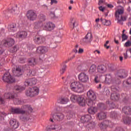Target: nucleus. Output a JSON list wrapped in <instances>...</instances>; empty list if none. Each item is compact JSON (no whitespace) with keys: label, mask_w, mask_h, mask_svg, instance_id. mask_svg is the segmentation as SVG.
Returning <instances> with one entry per match:
<instances>
[{"label":"nucleus","mask_w":131,"mask_h":131,"mask_svg":"<svg viewBox=\"0 0 131 131\" xmlns=\"http://www.w3.org/2000/svg\"><path fill=\"white\" fill-rule=\"evenodd\" d=\"M70 87L72 91L75 92V93H82L84 89L83 84L77 81L72 82Z\"/></svg>","instance_id":"nucleus-1"},{"label":"nucleus","mask_w":131,"mask_h":131,"mask_svg":"<svg viewBox=\"0 0 131 131\" xmlns=\"http://www.w3.org/2000/svg\"><path fill=\"white\" fill-rule=\"evenodd\" d=\"M71 101L74 103L78 102L80 106H85V99L81 96L73 94L71 96Z\"/></svg>","instance_id":"nucleus-2"},{"label":"nucleus","mask_w":131,"mask_h":131,"mask_svg":"<svg viewBox=\"0 0 131 131\" xmlns=\"http://www.w3.org/2000/svg\"><path fill=\"white\" fill-rule=\"evenodd\" d=\"M11 112L12 114H21L23 115V114L28 115V111H25L23 108V106L20 107H12L11 109Z\"/></svg>","instance_id":"nucleus-3"},{"label":"nucleus","mask_w":131,"mask_h":131,"mask_svg":"<svg viewBox=\"0 0 131 131\" xmlns=\"http://www.w3.org/2000/svg\"><path fill=\"white\" fill-rule=\"evenodd\" d=\"M26 95L28 97H35L38 95V89L36 87L29 88L26 91Z\"/></svg>","instance_id":"nucleus-4"},{"label":"nucleus","mask_w":131,"mask_h":131,"mask_svg":"<svg viewBox=\"0 0 131 131\" xmlns=\"http://www.w3.org/2000/svg\"><path fill=\"white\" fill-rule=\"evenodd\" d=\"M2 79L4 82H7V83H13L15 82V78L12 77V75L9 72H6L4 74Z\"/></svg>","instance_id":"nucleus-5"},{"label":"nucleus","mask_w":131,"mask_h":131,"mask_svg":"<svg viewBox=\"0 0 131 131\" xmlns=\"http://www.w3.org/2000/svg\"><path fill=\"white\" fill-rule=\"evenodd\" d=\"M27 18L29 21H35L37 18L36 12L32 10H28L27 12Z\"/></svg>","instance_id":"nucleus-6"},{"label":"nucleus","mask_w":131,"mask_h":131,"mask_svg":"<svg viewBox=\"0 0 131 131\" xmlns=\"http://www.w3.org/2000/svg\"><path fill=\"white\" fill-rule=\"evenodd\" d=\"M116 77H119L121 79L127 77V72L124 69H120L117 71L115 74Z\"/></svg>","instance_id":"nucleus-7"},{"label":"nucleus","mask_w":131,"mask_h":131,"mask_svg":"<svg viewBox=\"0 0 131 131\" xmlns=\"http://www.w3.org/2000/svg\"><path fill=\"white\" fill-rule=\"evenodd\" d=\"M34 41L36 45H43L46 42V37L42 35H36L34 37Z\"/></svg>","instance_id":"nucleus-8"},{"label":"nucleus","mask_w":131,"mask_h":131,"mask_svg":"<svg viewBox=\"0 0 131 131\" xmlns=\"http://www.w3.org/2000/svg\"><path fill=\"white\" fill-rule=\"evenodd\" d=\"M64 114L62 113H57L53 116V119L50 118V121L51 122H54V120H56L57 121H61L64 119Z\"/></svg>","instance_id":"nucleus-9"},{"label":"nucleus","mask_w":131,"mask_h":131,"mask_svg":"<svg viewBox=\"0 0 131 131\" xmlns=\"http://www.w3.org/2000/svg\"><path fill=\"white\" fill-rule=\"evenodd\" d=\"M36 52L38 54H41V55L46 54L49 52V47L47 46H39L37 48Z\"/></svg>","instance_id":"nucleus-10"},{"label":"nucleus","mask_w":131,"mask_h":131,"mask_svg":"<svg viewBox=\"0 0 131 131\" xmlns=\"http://www.w3.org/2000/svg\"><path fill=\"white\" fill-rule=\"evenodd\" d=\"M36 84V79L35 78H29L26 79L24 82V85L25 86H32V85H35Z\"/></svg>","instance_id":"nucleus-11"},{"label":"nucleus","mask_w":131,"mask_h":131,"mask_svg":"<svg viewBox=\"0 0 131 131\" xmlns=\"http://www.w3.org/2000/svg\"><path fill=\"white\" fill-rule=\"evenodd\" d=\"M78 78L81 82H88L89 81V76L85 73H80L78 75Z\"/></svg>","instance_id":"nucleus-12"},{"label":"nucleus","mask_w":131,"mask_h":131,"mask_svg":"<svg viewBox=\"0 0 131 131\" xmlns=\"http://www.w3.org/2000/svg\"><path fill=\"white\" fill-rule=\"evenodd\" d=\"M15 43V40L12 38H9L6 40H5L3 43L4 47L6 48H10V47H12Z\"/></svg>","instance_id":"nucleus-13"},{"label":"nucleus","mask_w":131,"mask_h":131,"mask_svg":"<svg viewBox=\"0 0 131 131\" xmlns=\"http://www.w3.org/2000/svg\"><path fill=\"white\" fill-rule=\"evenodd\" d=\"M92 40H93V35L91 33H88L85 37L82 39L84 43H91Z\"/></svg>","instance_id":"nucleus-14"},{"label":"nucleus","mask_w":131,"mask_h":131,"mask_svg":"<svg viewBox=\"0 0 131 131\" xmlns=\"http://www.w3.org/2000/svg\"><path fill=\"white\" fill-rule=\"evenodd\" d=\"M54 28L55 24L51 22L47 23L43 27L44 30H47V31H52V30H54Z\"/></svg>","instance_id":"nucleus-15"},{"label":"nucleus","mask_w":131,"mask_h":131,"mask_svg":"<svg viewBox=\"0 0 131 131\" xmlns=\"http://www.w3.org/2000/svg\"><path fill=\"white\" fill-rule=\"evenodd\" d=\"M122 113H124L125 115H131V106L127 105L123 107L122 110Z\"/></svg>","instance_id":"nucleus-16"},{"label":"nucleus","mask_w":131,"mask_h":131,"mask_svg":"<svg viewBox=\"0 0 131 131\" xmlns=\"http://www.w3.org/2000/svg\"><path fill=\"white\" fill-rule=\"evenodd\" d=\"M9 124L12 126V128H18L19 126V122H17V120L15 119H12L10 120Z\"/></svg>","instance_id":"nucleus-17"},{"label":"nucleus","mask_w":131,"mask_h":131,"mask_svg":"<svg viewBox=\"0 0 131 131\" xmlns=\"http://www.w3.org/2000/svg\"><path fill=\"white\" fill-rule=\"evenodd\" d=\"M8 29L10 32H16L17 31V25L15 23L9 24L8 26Z\"/></svg>","instance_id":"nucleus-18"},{"label":"nucleus","mask_w":131,"mask_h":131,"mask_svg":"<svg viewBox=\"0 0 131 131\" xmlns=\"http://www.w3.org/2000/svg\"><path fill=\"white\" fill-rule=\"evenodd\" d=\"M36 74V72L34 70H28L25 73L26 77H30V76H34Z\"/></svg>","instance_id":"nucleus-19"},{"label":"nucleus","mask_w":131,"mask_h":131,"mask_svg":"<svg viewBox=\"0 0 131 131\" xmlns=\"http://www.w3.org/2000/svg\"><path fill=\"white\" fill-rule=\"evenodd\" d=\"M87 97L90 100H95L97 98L96 94L92 90H89L87 93Z\"/></svg>","instance_id":"nucleus-20"},{"label":"nucleus","mask_w":131,"mask_h":131,"mask_svg":"<svg viewBox=\"0 0 131 131\" xmlns=\"http://www.w3.org/2000/svg\"><path fill=\"white\" fill-rule=\"evenodd\" d=\"M107 117V113L104 112H100L97 114V119L98 120H103Z\"/></svg>","instance_id":"nucleus-21"},{"label":"nucleus","mask_w":131,"mask_h":131,"mask_svg":"<svg viewBox=\"0 0 131 131\" xmlns=\"http://www.w3.org/2000/svg\"><path fill=\"white\" fill-rule=\"evenodd\" d=\"M28 64L30 66H35L37 64V61L34 57H30L28 60Z\"/></svg>","instance_id":"nucleus-22"},{"label":"nucleus","mask_w":131,"mask_h":131,"mask_svg":"<svg viewBox=\"0 0 131 131\" xmlns=\"http://www.w3.org/2000/svg\"><path fill=\"white\" fill-rule=\"evenodd\" d=\"M120 95L117 93H112L111 95V99L114 102H117L119 100Z\"/></svg>","instance_id":"nucleus-23"},{"label":"nucleus","mask_w":131,"mask_h":131,"mask_svg":"<svg viewBox=\"0 0 131 131\" xmlns=\"http://www.w3.org/2000/svg\"><path fill=\"white\" fill-rule=\"evenodd\" d=\"M92 118V117L90 115H85L82 116L81 118V122L82 123H85V122H88L90 121V120Z\"/></svg>","instance_id":"nucleus-24"},{"label":"nucleus","mask_w":131,"mask_h":131,"mask_svg":"<svg viewBox=\"0 0 131 131\" xmlns=\"http://www.w3.org/2000/svg\"><path fill=\"white\" fill-rule=\"evenodd\" d=\"M97 71L99 73H105L107 71V68L104 65H100L97 67Z\"/></svg>","instance_id":"nucleus-25"},{"label":"nucleus","mask_w":131,"mask_h":131,"mask_svg":"<svg viewBox=\"0 0 131 131\" xmlns=\"http://www.w3.org/2000/svg\"><path fill=\"white\" fill-rule=\"evenodd\" d=\"M124 13V10L123 9H118L115 13V17L117 18H119V16H122Z\"/></svg>","instance_id":"nucleus-26"},{"label":"nucleus","mask_w":131,"mask_h":131,"mask_svg":"<svg viewBox=\"0 0 131 131\" xmlns=\"http://www.w3.org/2000/svg\"><path fill=\"white\" fill-rule=\"evenodd\" d=\"M17 36L19 38H22V39L26 38V37H27V32H26V31L18 32L17 33Z\"/></svg>","instance_id":"nucleus-27"},{"label":"nucleus","mask_w":131,"mask_h":131,"mask_svg":"<svg viewBox=\"0 0 131 131\" xmlns=\"http://www.w3.org/2000/svg\"><path fill=\"white\" fill-rule=\"evenodd\" d=\"M77 69L78 71H85L86 70V64L81 63L77 67Z\"/></svg>","instance_id":"nucleus-28"},{"label":"nucleus","mask_w":131,"mask_h":131,"mask_svg":"<svg viewBox=\"0 0 131 131\" xmlns=\"http://www.w3.org/2000/svg\"><path fill=\"white\" fill-rule=\"evenodd\" d=\"M105 82L107 83H112V81H113V79H112V75H111L110 74L105 75Z\"/></svg>","instance_id":"nucleus-29"},{"label":"nucleus","mask_w":131,"mask_h":131,"mask_svg":"<svg viewBox=\"0 0 131 131\" xmlns=\"http://www.w3.org/2000/svg\"><path fill=\"white\" fill-rule=\"evenodd\" d=\"M23 109H24L25 111H27V110H28V111H29V112L30 113L33 111V108H32V107H31V105L29 104H26V105H23Z\"/></svg>","instance_id":"nucleus-30"},{"label":"nucleus","mask_w":131,"mask_h":131,"mask_svg":"<svg viewBox=\"0 0 131 131\" xmlns=\"http://www.w3.org/2000/svg\"><path fill=\"white\" fill-rule=\"evenodd\" d=\"M51 130H60L61 129V126L60 125H52L49 127Z\"/></svg>","instance_id":"nucleus-31"},{"label":"nucleus","mask_w":131,"mask_h":131,"mask_svg":"<svg viewBox=\"0 0 131 131\" xmlns=\"http://www.w3.org/2000/svg\"><path fill=\"white\" fill-rule=\"evenodd\" d=\"M58 103L60 104H67L69 102V100L67 98H59L57 100Z\"/></svg>","instance_id":"nucleus-32"},{"label":"nucleus","mask_w":131,"mask_h":131,"mask_svg":"<svg viewBox=\"0 0 131 131\" xmlns=\"http://www.w3.org/2000/svg\"><path fill=\"white\" fill-rule=\"evenodd\" d=\"M28 114H23L19 116V119L21 121H27L28 120V116L29 115V111H28Z\"/></svg>","instance_id":"nucleus-33"},{"label":"nucleus","mask_w":131,"mask_h":131,"mask_svg":"<svg viewBox=\"0 0 131 131\" xmlns=\"http://www.w3.org/2000/svg\"><path fill=\"white\" fill-rule=\"evenodd\" d=\"M95 123L94 122H91L89 123L86 125V130H90V129H93L94 127H95Z\"/></svg>","instance_id":"nucleus-34"},{"label":"nucleus","mask_w":131,"mask_h":131,"mask_svg":"<svg viewBox=\"0 0 131 131\" xmlns=\"http://www.w3.org/2000/svg\"><path fill=\"white\" fill-rule=\"evenodd\" d=\"M113 84H120L121 83V81L120 80V78L119 77H116L113 79L112 82Z\"/></svg>","instance_id":"nucleus-35"},{"label":"nucleus","mask_w":131,"mask_h":131,"mask_svg":"<svg viewBox=\"0 0 131 131\" xmlns=\"http://www.w3.org/2000/svg\"><path fill=\"white\" fill-rule=\"evenodd\" d=\"M102 122L106 125L107 127H112V126H113V123L109 120H105Z\"/></svg>","instance_id":"nucleus-36"},{"label":"nucleus","mask_w":131,"mask_h":131,"mask_svg":"<svg viewBox=\"0 0 131 131\" xmlns=\"http://www.w3.org/2000/svg\"><path fill=\"white\" fill-rule=\"evenodd\" d=\"M94 101H95V100L88 99L86 100V103L89 107H93L95 105Z\"/></svg>","instance_id":"nucleus-37"},{"label":"nucleus","mask_w":131,"mask_h":131,"mask_svg":"<svg viewBox=\"0 0 131 131\" xmlns=\"http://www.w3.org/2000/svg\"><path fill=\"white\" fill-rule=\"evenodd\" d=\"M111 91L112 93H118L119 92V88L117 86H115L114 85H113L111 86Z\"/></svg>","instance_id":"nucleus-38"},{"label":"nucleus","mask_w":131,"mask_h":131,"mask_svg":"<svg viewBox=\"0 0 131 131\" xmlns=\"http://www.w3.org/2000/svg\"><path fill=\"white\" fill-rule=\"evenodd\" d=\"M123 86H127L128 85H131V79L130 78H128L127 80L123 81Z\"/></svg>","instance_id":"nucleus-39"},{"label":"nucleus","mask_w":131,"mask_h":131,"mask_svg":"<svg viewBox=\"0 0 131 131\" xmlns=\"http://www.w3.org/2000/svg\"><path fill=\"white\" fill-rule=\"evenodd\" d=\"M97 69V67L95 64H93L90 69L89 72L91 74H93V73L96 72V70Z\"/></svg>","instance_id":"nucleus-40"},{"label":"nucleus","mask_w":131,"mask_h":131,"mask_svg":"<svg viewBox=\"0 0 131 131\" xmlns=\"http://www.w3.org/2000/svg\"><path fill=\"white\" fill-rule=\"evenodd\" d=\"M5 99H15V95H11L10 93H5L4 95Z\"/></svg>","instance_id":"nucleus-41"},{"label":"nucleus","mask_w":131,"mask_h":131,"mask_svg":"<svg viewBox=\"0 0 131 131\" xmlns=\"http://www.w3.org/2000/svg\"><path fill=\"white\" fill-rule=\"evenodd\" d=\"M14 90L15 91H17V92H22V91H24L25 89H24V87L23 86L16 85L14 86Z\"/></svg>","instance_id":"nucleus-42"},{"label":"nucleus","mask_w":131,"mask_h":131,"mask_svg":"<svg viewBox=\"0 0 131 131\" xmlns=\"http://www.w3.org/2000/svg\"><path fill=\"white\" fill-rule=\"evenodd\" d=\"M7 115V113L5 112L0 113V121H3L5 120V117H6Z\"/></svg>","instance_id":"nucleus-43"},{"label":"nucleus","mask_w":131,"mask_h":131,"mask_svg":"<svg viewBox=\"0 0 131 131\" xmlns=\"http://www.w3.org/2000/svg\"><path fill=\"white\" fill-rule=\"evenodd\" d=\"M54 42V39L52 37H49L48 39H47L46 41V44L48 45V46H51L52 43Z\"/></svg>","instance_id":"nucleus-44"},{"label":"nucleus","mask_w":131,"mask_h":131,"mask_svg":"<svg viewBox=\"0 0 131 131\" xmlns=\"http://www.w3.org/2000/svg\"><path fill=\"white\" fill-rule=\"evenodd\" d=\"M98 107L100 108V110H106V109H107V106L104 103H99Z\"/></svg>","instance_id":"nucleus-45"},{"label":"nucleus","mask_w":131,"mask_h":131,"mask_svg":"<svg viewBox=\"0 0 131 131\" xmlns=\"http://www.w3.org/2000/svg\"><path fill=\"white\" fill-rule=\"evenodd\" d=\"M99 127H100V129H101V130H105V129H106L107 128V126H106V125L103 122H102L100 125H99Z\"/></svg>","instance_id":"nucleus-46"},{"label":"nucleus","mask_w":131,"mask_h":131,"mask_svg":"<svg viewBox=\"0 0 131 131\" xmlns=\"http://www.w3.org/2000/svg\"><path fill=\"white\" fill-rule=\"evenodd\" d=\"M46 15H45L43 14H40L39 15V20H40V22L41 23V22H43L45 21H46Z\"/></svg>","instance_id":"nucleus-47"},{"label":"nucleus","mask_w":131,"mask_h":131,"mask_svg":"<svg viewBox=\"0 0 131 131\" xmlns=\"http://www.w3.org/2000/svg\"><path fill=\"white\" fill-rule=\"evenodd\" d=\"M18 50H19V47H18V46L15 45L10 49V52L16 53Z\"/></svg>","instance_id":"nucleus-48"},{"label":"nucleus","mask_w":131,"mask_h":131,"mask_svg":"<svg viewBox=\"0 0 131 131\" xmlns=\"http://www.w3.org/2000/svg\"><path fill=\"white\" fill-rule=\"evenodd\" d=\"M13 102L15 105H20L21 104V101L19 98H14Z\"/></svg>","instance_id":"nucleus-49"},{"label":"nucleus","mask_w":131,"mask_h":131,"mask_svg":"<svg viewBox=\"0 0 131 131\" xmlns=\"http://www.w3.org/2000/svg\"><path fill=\"white\" fill-rule=\"evenodd\" d=\"M95 107L94 106L90 107V108H88V112L90 114H95Z\"/></svg>","instance_id":"nucleus-50"},{"label":"nucleus","mask_w":131,"mask_h":131,"mask_svg":"<svg viewBox=\"0 0 131 131\" xmlns=\"http://www.w3.org/2000/svg\"><path fill=\"white\" fill-rule=\"evenodd\" d=\"M41 24V23L39 21L34 23V29H38V28H40Z\"/></svg>","instance_id":"nucleus-51"},{"label":"nucleus","mask_w":131,"mask_h":131,"mask_svg":"<svg viewBox=\"0 0 131 131\" xmlns=\"http://www.w3.org/2000/svg\"><path fill=\"white\" fill-rule=\"evenodd\" d=\"M123 121H124V123H125L126 124H129L131 121L130 117H126L125 119H124Z\"/></svg>","instance_id":"nucleus-52"},{"label":"nucleus","mask_w":131,"mask_h":131,"mask_svg":"<svg viewBox=\"0 0 131 131\" xmlns=\"http://www.w3.org/2000/svg\"><path fill=\"white\" fill-rule=\"evenodd\" d=\"M21 70L20 68L18 67L16 69V72L17 73L16 76H21L22 75V73H21Z\"/></svg>","instance_id":"nucleus-53"},{"label":"nucleus","mask_w":131,"mask_h":131,"mask_svg":"<svg viewBox=\"0 0 131 131\" xmlns=\"http://www.w3.org/2000/svg\"><path fill=\"white\" fill-rule=\"evenodd\" d=\"M110 117H111V118H117V113H116V112H112L110 113Z\"/></svg>","instance_id":"nucleus-54"},{"label":"nucleus","mask_w":131,"mask_h":131,"mask_svg":"<svg viewBox=\"0 0 131 131\" xmlns=\"http://www.w3.org/2000/svg\"><path fill=\"white\" fill-rule=\"evenodd\" d=\"M67 68V65H63L62 67V69L60 70V74H63L65 73V71H66V68Z\"/></svg>","instance_id":"nucleus-55"},{"label":"nucleus","mask_w":131,"mask_h":131,"mask_svg":"<svg viewBox=\"0 0 131 131\" xmlns=\"http://www.w3.org/2000/svg\"><path fill=\"white\" fill-rule=\"evenodd\" d=\"M71 23L73 24V28H74L75 27V24H76V20H75L74 18L72 17L71 18Z\"/></svg>","instance_id":"nucleus-56"},{"label":"nucleus","mask_w":131,"mask_h":131,"mask_svg":"<svg viewBox=\"0 0 131 131\" xmlns=\"http://www.w3.org/2000/svg\"><path fill=\"white\" fill-rule=\"evenodd\" d=\"M127 35L123 33L122 35V41H124V40H126L127 39Z\"/></svg>","instance_id":"nucleus-57"},{"label":"nucleus","mask_w":131,"mask_h":131,"mask_svg":"<svg viewBox=\"0 0 131 131\" xmlns=\"http://www.w3.org/2000/svg\"><path fill=\"white\" fill-rule=\"evenodd\" d=\"M103 94L106 96H109L110 95V91L108 89H104Z\"/></svg>","instance_id":"nucleus-58"},{"label":"nucleus","mask_w":131,"mask_h":131,"mask_svg":"<svg viewBox=\"0 0 131 131\" xmlns=\"http://www.w3.org/2000/svg\"><path fill=\"white\" fill-rule=\"evenodd\" d=\"M123 102L126 104L128 103V97L127 96H125V97L123 99Z\"/></svg>","instance_id":"nucleus-59"},{"label":"nucleus","mask_w":131,"mask_h":131,"mask_svg":"<svg viewBox=\"0 0 131 131\" xmlns=\"http://www.w3.org/2000/svg\"><path fill=\"white\" fill-rule=\"evenodd\" d=\"M49 16L51 18H55V17H56V15H55V12L50 11Z\"/></svg>","instance_id":"nucleus-60"},{"label":"nucleus","mask_w":131,"mask_h":131,"mask_svg":"<svg viewBox=\"0 0 131 131\" xmlns=\"http://www.w3.org/2000/svg\"><path fill=\"white\" fill-rule=\"evenodd\" d=\"M131 46V42L130 41L128 40L127 42H125L124 44V46L127 48L128 47H130Z\"/></svg>","instance_id":"nucleus-61"},{"label":"nucleus","mask_w":131,"mask_h":131,"mask_svg":"<svg viewBox=\"0 0 131 131\" xmlns=\"http://www.w3.org/2000/svg\"><path fill=\"white\" fill-rule=\"evenodd\" d=\"M110 25H111V21L110 20H106L105 21V24L104 26H110Z\"/></svg>","instance_id":"nucleus-62"},{"label":"nucleus","mask_w":131,"mask_h":131,"mask_svg":"<svg viewBox=\"0 0 131 131\" xmlns=\"http://www.w3.org/2000/svg\"><path fill=\"white\" fill-rule=\"evenodd\" d=\"M115 131H124L123 128L121 127H117L115 130Z\"/></svg>","instance_id":"nucleus-63"},{"label":"nucleus","mask_w":131,"mask_h":131,"mask_svg":"<svg viewBox=\"0 0 131 131\" xmlns=\"http://www.w3.org/2000/svg\"><path fill=\"white\" fill-rule=\"evenodd\" d=\"M100 21L101 22H102V24H103V25H105L106 23V21H107V19H103V18H101Z\"/></svg>","instance_id":"nucleus-64"}]
</instances>
